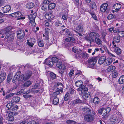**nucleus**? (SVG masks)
Masks as SVG:
<instances>
[{
    "label": "nucleus",
    "instance_id": "c756f323",
    "mask_svg": "<svg viewBox=\"0 0 124 124\" xmlns=\"http://www.w3.org/2000/svg\"><path fill=\"white\" fill-rule=\"evenodd\" d=\"M33 39L31 38L30 39V40H28V42H27V44L31 47H32L34 45V42L32 41Z\"/></svg>",
    "mask_w": 124,
    "mask_h": 124
},
{
    "label": "nucleus",
    "instance_id": "aec40b11",
    "mask_svg": "<svg viewBox=\"0 0 124 124\" xmlns=\"http://www.w3.org/2000/svg\"><path fill=\"white\" fill-rule=\"evenodd\" d=\"M110 110L111 109L109 107H107L105 108H103V116H106L110 111Z\"/></svg>",
    "mask_w": 124,
    "mask_h": 124
},
{
    "label": "nucleus",
    "instance_id": "b1692460",
    "mask_svg": "<svg viewBox=\"0 0 124 124\" xmlns=\"http://www.w3.org/2000/svg\"><path fill=\"white\" fill-rule=\"evenodd\" d=\"M6 75L5 73L3 72L0 75V83H1L6 78Z\"/></svg>",
    "mask_w": 124,
    "mask_h": 124
},
{
    "label": "nucleus",
    "instance_id": "473e14b6",
    "mask_svg": "<svg viewBox=\"0 0 124 124\" xmlns=\"http://www.w3.org/2000/svg\"><path fill=\"white\" fill-rule=\"evenodd\" d=\"M78 89L79 91H84L86 92L88 91L87 88L85 87L84 85L80 87H79V88H78Z\"/></svg>",
    "mask_w": 124,
    "mask_h": 124
},
{
    "label": "nucleus",
    "instance_id": "ddd939ff",
    "mask_svg": "<svg viewBox=\"0 0 124 124\" xmlns=\"http://www.w3.org/2000/svg\"><path fill=\"white\" fill-rule=\"evenodd\" d=\"M108 4L106 3L102 4L100 7V10L102 12H105L108 6Z\"/></svg>",
    "mask_w": 124,
    "mask_h": 124
},
{
    "label": "nucleus",
    "instance_id": "2eb2a0df",
    "mask_svg": "<svg viewBox=\"0 0 124 124\" xmlns=\"http://www.w3.org/2000/svg\"><path fill=\"white\" fill-rule=\"evenodd\" d=\"M100 38V36L99 35V37H96L95 38L94 40V41L98 45H101L102 44V42Z\"/></svg>",
    "mask_w": 124,
    "mask_h": 124
},
{
    "label": "nucleus",
    "instance_id": "4d7b16f0",
    "mask_svg": "<svg viewBox=\"0 0 124 124\" xmlns=\"http://www.w3.org/2000/svg\"><path fill=\"white\" fill-rule=\"evenodd\" d=\"M13 104L12 103H9L6 105L7 107L8 108H10L13 106Z\"/></svg>",
    "mask_w": 124,
    "mask_h": 124
},
{
    "label": "nucleus",
    "instance_id": "a878e982",
    "mask_svg": "<svg viewBox=\"0 0 124 124\" xmlns=\"http://www.w3.org/2000/svg\"><path fill=\"white\" fill-rule=\"evenodd\" d=\"M46 18L48 20H50L52 18V14L51 13L49 12L46 14L45 15Z\"/></svg>",
    "mask_w": 124,
    "mask_h": 124
},
{
    "label": "nucleus",
    "instance_id": "8fccbe9b",
    "mask_svg": "<svg viewBox=\"0 0 124 124\" xmlns=\"http://www.w3.org/2000/svg\"><path fill=\"white\" fill-rule=\"evenodd\" d=\"M66 122L67 124H77V123L74 121L70 120H67Z\"/></svg>",
    "mask_w": 124,
    "mask_h": 124
},
{
    "label": "nucleus",
    "instance_id": "79ce46f5",
    "mask_svg": "<svg viewBox=\"0 0 124 124\" xmlns=\"http://www.w3.org/2000/svg\"><path fill=\"white\" fill-rule=\"evenodd\" d=\"M79 49H78V48L76 46H75L73 47L72 48L73 51L75 53H78L79 52Z\"/></svg>",
    "mask_w": 124,
    "mask_h": 124
},
{
    "label": "nucleus",
    "instance_id": "69168bd1",
    "mask_svg": "<svg viewBox=\"0 0 124 124\" xmlns=\"http://www.w3.org/2000/svg\"><path fill=\"white\" fill-rule=\"evenodd\" d=\"M23 97L25 98H29L31 97L32 96L31 95L25 94L23 95Z\"/></svg>",
    "mask_w": 124,
    "mask_h": 124
},
{
    "label": "nucleus",
    "instance_id": "49530a36",
    "mask_svg": "<svg viewBox=\"0 0 124 124\" xmlns=\"http://www.w3.org/2000/svg\"><path fill=\"white\" fill-rule=\"evenodd\" d=\"M75 40V39L73 37H69L65 39V41L67 42H73Z\"/></svg>",
    "mask_w": 124,
    "mask_h": 124
},
{
    "label": "nucleus",
    "instance_id": "f257e3e1",
    "mask_svg": "<svg viewBox=\"0 0 124 124\" xmlns=\"http://www.w3.org/2000/svg\"><path fill=\"white\" fill-rule=\"evenodd\" d=\"M13 29L12 27L10 26L7 27L3 31V34H0V36L2 38H3L4 36L6 39L10 37H13V33L11 30Z\"/></svg>",
    "mask_w": 124,
    "mask_h": 124
},
{
    "label": "nucleus",
    "instance_id": "4c0bfd02",
    "mask_svg": "<svg viewBox=\"0 0 124 124\" xmlns=\"http://www.w3.org/2000/svg\"><path fill=\"white\" fill-rule=\"evenodd\" d=\"M120 39L119 37L116 36L113 38V41L116 43H118L120 41Z\"/></svg>",
    "mask_w": 124,
    "mask_h": 124
},
{
    "label": "nucleus",
    "instance_id": "bf43d9fd",
    "mask_svg": "<svg viewBox=\"0 0 124 124\" xmlns=\"http://www.w3.org/2000/svg\"><path fill=\"white\" fill-rule=\"evenodd\" d=\"M74 71L73 70H71L70 72L69 73V75L70 77H72L74 74Z\"/></svg>",
    "mask_w": 124,
    "mask_h": 124
},
{
    "label": "nucleus",
    "instance_id": "9d476101",
    "mask_svg": "<svg viewBox=\"0 0 124 124\" xmlns=\"http://www.w3.org/2000/svg\"><path fill=\"white\" fill-rule=\"evenodd\" d=\"M57 95H54L53 93L50 97L51 100H53V103L54 105H56L59 103V99L56 97Z\"/></svg>",
    "mask_w": 124,
    "mask_h": 124
},
{
    "label": "nucleus",
    "instance_id": "0eeeda50",
    "mask_svg": "<svg viewBox=\"0 0 124 124\" xmlns=\"http://www.w3.org/2000/svg\"><path fill=\"white\" fill-rule=\"evenodd\" d=\"M32 72L31 71H28L26 72L24 75L22 74L21 75V77L22 79L23 80H26L29 79L31 76Z\"/></svg>",
    "mask_w": 124,
    "mask_h": 124
},
{
    "label": "nucleus",
    "instance_id": "6e6d98bb",
    "mask_svg": "<svg viewBox=\"0 0 124 124\" xmlns=\"http://www.w3.org/2000/svg\"><path fill=\"white\" fill-rule=\"evenodd\" d=\"M12 77V76L11 74H9L8 75L7 77V82L8 83H9L11 80Z\"/></svg>",
    "mask_w": 124,
    "mask_h": 124
},
{
    "label": "nucleus",
    "instance_id": "1a4fd4ad",
    "mask_svg": "<svg viewBox=\"0 0 124 124\" xmlns=\"http://www.w3.org/2000/svg\"><path fill=\"white\" fill-rule=\"evenodd\" d=\"M20 72H18L16 73L12 80L13 83H15L17 80L19 81L23 80L21 78H20L21 76H20Z\"/></svg>",
    "mask_w": 124,
    "mask_h": 124
},
{
    "label": "nucleus",
    "instance_id": "13d9d810",
    "mask_svg": "<svg viewBox=\"0 0 124 124\" xmlns=\"http://www.w3.org/2000/svg\"><path fill=\"white\" fill-rule=\"evenodd\" d=\"M82 57L83 59L87 58L88 57V55L86 53H83L82 55Z\"/></svg>",
    "mask_w": 124,
    "mask_h": 124
},
{
    "label": "nucleus",
    "instance_id": "72a5a7b5",
    "mask_svg": "<svg viewBox=\"0 0 124 124\" xmlns=\"http://www.w3.org/2000/svg\"><path fill=\"white\" fill-rule=\"evenodd\" d=\"M20 100V98L17 96H16L15 97H13L12 99V102H18Z\"/></svg>",
    "mask_w": 124,
    "mask_h": 124
},
{
    "label": "nucleus",
    "instance_id": "f3484780",
    "mask_svg": "<svg viewBox=\"0 0 124 124\" xmlns=\"http://www.w3.org/2000/svg\"><path fill=\"white\" fill-rule=\"evenodd\" d=\"M106 57L104 56H102L100 57L99 59L98 62L99 64H101L105 62Z\"/></svg>",
    "mask_w": 124,
    "mask_h": 124
},
{
    "label": "nucleus",
    "instance_id": "393cba45",
    "mask_svg": "<svg viewBox=\"0 0 124 124\" xmlns=\"http://www.w3.org/2000/svg\"><path fill=\"white\" fill-rule=\"evenodd\" d=\"M45 62L46 64L49 66L52 67L54 63L52 61V60H50L48 58L46 59L45 60Z\"/></svg>",
    "mask_w": 124,
    "mask_h": 124
},
{
    "label": "nucleus",
    "instance_id": "7c9ffc66",
    "mask_svg": "<svg viewBox=\"0 0 124 124\" xmlns=\"http://www.w3.org/2000/svg\"><path fill=\"white\" fill-rule=\"evenodd\" d=\"M75 85L78 87H80L83 84V82L81 80H78L75 83Z\"/></svg>",
    "mask_w": 124,
    "mask_h": 124
},
{
    "label": "nucleus",
    "instance_id": "603ef678",
    "mask_svg": "<svg viewBox=\"0 0 124 124\" xmlns=\"http://www.w3.org/2000/svg\"><path fill=\"white\" fill-rule=\"evenodd\" d=\"M118 35L121 37H124V31H119Z\"/></svg>",
    "mask_w": 124,
    "mask_h": 124
},
{
    "label": "nucleus",
    "instance_id": "5701e85b",
    "mask_svg": "<svg viewBox=\"0 0 124 124\" xmlns=\"http://www.w3.org/2000/svg\"><path fill=\"white\" fill-rule=\"evenodd\" d=\"M11 7L9 5H8L5 6L3 8V11L4 13H7L10 10Z\"/></svg>",
    "mask_w": 124,
    "mask_h": 124
},
{
    "label": "nucleus",
    "instance_id": "a211bd4d",
    "mask_svg": "<svg viewBox=\"0 0 124 124\" xmlns=\"http://www.w3.org/2000/svg\"><path fill=\"white\" fill-rule=\"evenodd\" d=\"M22 15L21 13L19 11H18L10 14V16L15 17H19Z\"/></svg>",
    "mask_w": 124,
    "mask_h": 124
},
{
    "label": "nucleus",
    "instance_id": "c85d7f7f",
    "mask_svg": "<svg viewBox=\"0 0 124 124\" xmlns=\"http://www.w3.org/2000/svg\"><path fill=\"white\" fill-rule=\"evenodd\" d=\"M119 83L120 84H122L124 83V76L122 75L119 78L118 80Z\"/></svg>",
    "mask_w": 124,
    "mask_h": 124
},
{
    "label": "nucleus",
    "instance_id": "9b49d317",
    "mask_svg": "<svg viewBox=\"0 0 124 124\" xmlns=\"http://www.w3.org/2000/svg\"><path fill=\"white\" fill-rule=\"evenodd\" d=\"M36 16V13H34L33 14H31L28 16L29 20L31 22H32L33 24H34V25L35 24V23H34L35 22V19Z\"/></svg>",
    "mask_w": 124,
    "mask_h": 124
},
{
    "label": "nucleus",
    "instance_id": "423d86ee",
    "mask_svg": "<svg viewBox=\"0 0 124 124\" xmlns=\"http://www.w3.org/2000/svg\"><path fill=\"white\" fill-rule=\"evenodd\" d=\"M57 67L61 70L60 72L61 74H63L64 71L66 68V66L64 65L61 62H58L56 64Z\"/></svg>",
    "mask_w": 124,
    "mask_h": 124
},
{
    "label": "nucleus",
    "instance_id": "a19ab883",
    "mask_svg": "<svg viewBox=\"0 0 124 124\" xmlns=\"http://www.w3.org/2000/svg\"><path fill=\"white\" fill-rule=\"evenodd\" d=\"M100 100L99 98L97 97H95L93 100V103L95 104H97L99 102Z\"/></svg>",
    "mask_w": 124,
    "mask_h": 124
},
{
    "label": "nucleus",
    "instance_id": "6ab92c4d",
    "mask_svg": "<svg viewBox=\"0 0 124 124\" xmlns=\"http://www.w3.org/2000/svg\"><path fill=\"white\" fill-rule=\"evenodd\" d=\"M13 114L12 113H9L7 117V119L9 121H12L14 120V118L13 116Z\"/></svg>",
    "mask_w": 124,
    "mask_h": 124
},
{
    "label": "nucleus",
    "instance_id": "e2e57ef3",
    "mask_svg": "<svg viewBox=\"0 0 124 124\" xmlns=\"http://www.w3.org/2000/svg\"><path fill=\"white\" fill-rule=\"evenodd\" d=\"M18 109V107L17 105L14 106L12 108V110L13 111H16Z\"/></svg>",
    "mask_w": 124,
    "mask_h": 124
},
{
    "label": "nucleus",
    "instance_id": "774afa93",
    "mask_svg": "<svg viewBox=\"0 0 124 124\" xmlns=\"http://www.w3.org/2000/svg\"><path fill=\"white\" fill-rule=\"evenodd\" d=\"M50 1L48 0H45L43 2V4H49V3Z\"/></svg>",
    "mask_w": 124,
    "mask_h": 124
},
{
    "label": "nucleus",
    "instance_id": "c9c22d12",
    "mask_svg": "<svg viewBox=\"0 0 124 124\" xmlns=\"http://www.w3.org/2000/svg\"><path fill=\"white\" fill-rule=\"evenodd\" d=\"M56 5L54 3L50 4L48 5V8L49 9H54Z\"/></svg>",
    "mask_w": 124,
    "mask_h": 124
},
{
    "label": "nucleus",
    "instance_id": "de8ad7c7",
    "mask_svg": "<svg viewBox=\"0 0 124 124\" xmlns=\"http://www.w3.org/2000/svg\"><path fill=\"white\" fill-rule=\"evenodd\" d=\"M118 75V72L116 71L113 72L112 74V76L114 78H116Z\"/></svg>",
    "mask_w": 124,
    "mask_h": 124
},
{
    "label": "nucleus",
    "instance_id": "39448f33",
    "mask_svg": "<svg viewBox=\"0 0 124 124\" xmlns=\"http://www.w3.org/2000/svg\"><path fill=\"white\" fill-rule=\"evenodd\" d=\"M57 91L53 93V95H58L62 92L63 86L62 84L60 83H58L57 84Z\"/></svg>",
    "mask_w": 124,
    "mask_h": 124
},
{
    "label": "nucleus",
    "instance_id": "37998d69",
    "mask_svg": "<svg viewBox=\"0 0 124 124\" xmlns=\"http://www.w3.org/2000/svg\"><path fill=\"white\" fill-rule=\"evenodd\" d=\"M115 18V16L112 14H109L107 17V18L109 20Z\"/></svg>",
    "mask_w": 124,
    "mask_h": 124
},
{
    "label": "nucleus",
    "instance_id": "f03ea898",
    "mask_svg": "<svg viewBox=\"0 0 124 124\" xmlns=\"http://www.w3.org/2000/svg\"><path fill=\"white\" fill-rule=\"evenodd\" d=\"M99 35L97 33L94 32H90L89 35L85 37V39L87 40L90 41V44L94 42V39L96 37H99Z\"/></svg>",
    "mask_w": 124,
    "mask_h": 124
},
{
    "label": "nucleus",
    "instance_id": "e433bc0d",
    "mask_svg": "<svg viewBox=\"0 0 124 124\" xmlns=\"http://www.w3.org/2000/svg\"><path fill=\"white\" fill-rule=\"evenodd\" d=\"M72 102L74 104H76L80 103L82 102V101L79 99L78 98L75 100L73 101Z\"/></svg>",
    "mask_w": 124,
    "mask_h": 124
},
{
    "label": "nucleus",
    "instance_id": "09e8293b",
    "mask_svg": "<svg viewBox=\"0 0 124 124\" xmlns=\"http://www.w3.org/2000/svg\"><path fill=\"white\" fill-rule=\"evenodd\" d=\"M40 7L42 10L43 11H46L47 9V6L45 5L42 4L40 6Z\"/></svg>",
    "mask_w": 124,
    "mask_h": 124
},
{
    "label": "nucleus",
    "instance_id": "5fc2aeb1",
    "mask_svg": "<svg viewBox=\"0 0 124 124\" xmlns=\"http://www.w3.org/2000/svg\"><path fill=\"white\" fill-rule=\"evenodd\" d=\"M39 84L38 83L35 84L33 85L32 86V88L33 89H36L38 88L39 86Z\"/></svg>",
    "mask_w": 124,
    "mask_h": 124
},
{
    "label": "nucleus",
    "instance_id": "3c124183",
    "mask_svg": "<svg viewBox=\"0 0 124 124\" xmlns=\"http://www.w3.org/2000/svg\"><path fill=\"white\" fill-rule=\"evenodd\" d=\"M90 96V93H87L84 94L83 96V97L85 99L88 98Z\"/></svg>",
    "mask_w": 124,
    "mask_h": 124
},
{
    "label": "nucleus",
    "instance_id": "bb28decb",
    "mask_svg": "<svg viewBox=\"0 0 124 124\" xmlns=\"http://www.w3.org/2000/svg\"><path fill=\"white\" fill-rule=\"evenodd\" d=\"M32 84L31 81L30 80L25 81L24 82L23 85L25 87H28L30 86Z\"/></svg>",
    "mask_w": 124,
    "mask_h": 124
},
{
    "label": "nucleus",
    "instance_id": "7ed1b4c3",
    "mask_svg": "<svg viewBox=\"0 0 124 124\" xmlns=\"http://www.w3.org/2000/svg\"><path fill=\"white\" fill-rule=\"evenodd\" d=\"M91 112L92 114H85L84 116V119L86 121L88 122H92L94 120L96 113L93 111H92Z\"/></svg>",
    "mask_w": 124,
    "mask_h": 124
},
{
    "label": "nucleus",
    "instance_id": "4468645a",
    "mask_svg": "<svg viewBox=\"0 0 124 124\" xmlns=\"http://www.w3.org/2000/svg\"><path fill=\"white\" fill-rule=\"evenodd\" d=\"M113 7L115 9V11L117 12L120 10L121 7V5L120 4L117 3L115 4Z\"/></svg>",
    "mask_w": 124,
    "mask_h": 124
},
{
    "label": "nucleus",
    "instance_id": "338daca9",
    "mask_svg": "<svg viewBox=\"0 0 124 124\" xmlns=\"http://www.w3.org/2000/svg\"><path fill=\"white\" fill-rule=\"evenodd\" d=\"M27 124H36V123L35 121L32 120L28 122Z\"/></svg>",
    "mask_w": 124,
    "mask_h": 124
},
{
    "label": "nucleus",
    "instance_id": "412c9836",
    "mask_svg": "<svg viewBox=\"0 0 124 124\" xmlns=\"http://www.w3.org/2000/svg\"><path fill=\"white\" fill-rule=\"evenodd\" d=\"M112 59L108 58L107 59H106L105 62V64L106 66H107L110 64L112 62Z\"/></svg>",
    "mask_w": 124,
    "mask_h": 124
},
{
    "label": "nucleus",
    "instance_id": "20e7f679",
    "mask_svg": "<svg viewBox=\"0 0 124 124\" xmlns=\"http://www.w3.org/2000/svg\"><path fill=\"white\" fill-rule=\"evenodd\" d=\"M97 60L96 58L95 57H92L88 59V62L89 67L92 69L95 68Z\"/></svg>",
    "mask_w": 124,
    "mask_h": 124
},
{
    "label": "nucleus",
    "instance_id": "a18cd8bd",
    "mask_svg": "<svg viewBox=\"0 0 124 124\" xmlns=\"http://www.w3.org/2000/svg\"><path fill=\"white\" fill-rule=\"evenodd\" d=\"M38 45L40 47H43L44 45V43L42 40H39L38 42Z\"/></svg>",
    "mask_w": 124,
    "mask_h": 124
},
{
    "label": "nucleus",
    "instance_id": "58836bf2",
    "mask_svg": "<svg viewBox=\"0 0 124 124\" xmlns=\"http://www.w3.org/2000/svg\"><path fill=\"white\" fill-rule=\"evenodd\" d=\"M34 6V4L33 3L30 2L28 3L26 5V7L29 8H33Z\"/></svg>",
    "mask_w": 124,
    "mask_h": 124
},
{
    "label": "nucleus",
    "instance_id": "cd10ccee",
    "mask_svg": "<svg viewBox=\"0 0 124 124\" xmlns=\"http://www.w3.org/2000/svg\"><path fill=\"white\" fill-rule=\"evenodd\" d=\"M90 8L93 9H95L97 8V6L95 3L93 2H92L89 5Z\"/></svg>",
    "mask_w": 124,
    "mask_h": 124
},
{
    "label": "nucleus",
    "instance_id": "680f3d73",
    "mask_svg": "<svg viewBox=\"0 0 124 124\" xmlns=\"http://www.w3.org/2000/svg\"><path fill=\"white\" fill-rule=\"evenodd\" d=\"M51 60L53 63L54 62L55 63L58 61V59L56 57H53L52 58Z\"/></svg>",
    "mask_w": 124,
    "mask_h": 124
},
{
    "label": "nucleus",
    "instance_id": "6e6552de",
    "mask_svg": "<svg viewBox=\"0 0 124 124\" xmlns=\"http://www.w3.org/2000/svg\"><path fill=\"white\" fill-rule=\"evenodd\" d=\"M17 38L19 39H22L25 36L24 31L23 30H19L17 31Z\"/></svg>",
    "mask_w": 124,
    "mask_h": 124
},
{
    "label": "nucleus",
    "instance_id": "c03bdc74",
    "mask_svg": "<svg viewBox=\"0 0 124 124\" xmlns=\"http://www.w3.org/2000/svg\"><path fill=\"white\" fill-rule=\"evenodd\" d=\"M50 78L52 79H55L56 78V75L52 72H50Z\"/></svg>",
    "mask_w": 124,
    "mask_h": 124
},
{
    "label": "nucleus",
    "instance_id": "864d4df0",
    "mask_svg": "<svg viewBox=\"0 0 124 124\" xmlns=\"http://www.w3.org/2000/svg\"><path fill=\"white\" fill-rule=\"evenodd\" d=\"M69 93H68L65 95L64 97V100L65 101H67L69 99Z\"/></svg>",
    "mask_w": 124,
    "mask_h": 124
},
{
    "label": "nucleus",
    "instance_id": "052dcab7",
    "mask_svg": "<svg viewBox=\"0 0 124 124\" xmlns=\"http://www.w3.org/2000/svg\"><path fill=\"white\" fill-rule=\"evenodd\" d=\"M14 94L11 93L10 94L7 95L6 97V99H8L9 98L11 97L14 95Z\"/></svg>",
    "mask_w": 124,
    "mask_h": 124
},
{
    "label": "nucleus",
    "instance_id": "ea45409f",
    "mask_svg": "<svg viewBox=\"0 0 124 124\" xmlns=\"http://www.w3.org/2000/svg\"><path fill=\"white\" fill-rule=\"evenodd\" d=\"M101 34L102 35V38L103 39V40L104 41H106L105 37L106 35V32L105 31H102L101 32Z\"/></svg>",
    "mask_w": 124,
    "mask_h": 124
},
{
    "label": "nucleus",
    "instance_id": "dca6fc26",
    "mask_svg": "<svg viewBox=\"0 0 124 124\" xmlns=\"http://www.w3.org/2000/svg\"><path fill=\"white\" fill-rule=\"evenodd\" d=\"M83 111L86 113V114H92V110H91V109L87 107H85L83 108L82 109Z\"/></svg>",
    "mask_w": 124,
    "mask_h": 124
},
{
    "label": "nucleus",
    "instance_id": "f8f14e48",
    "mask_svg": "<svg viewBox=\"0 0 124 124\" xmlns=\"http://www.w3.org/2000/svg\"><path fill=\"white\" fill-rule=\"evenodd\" d=\"M116 114L114 116L112 119V121L114 124L116 123L117 121L121 116L120 113L119 112L116 113Z\"/></svg>",
    "mask_w": 124,
    "mask_h": 124
},
{
    "label": "nucleus",
    "instance_id": "f704fd0d",
    "mask_svg": "<svg viewBox=\"0 0 124 124\" xmlns=\"http://www.w3.org/2000/svg\"><path fill=\"white\" fill-rule=\"evenodd\" d=\"M114 49V51L117 54H119L121 53V50L119 47L115 48Z\"/></svg>",
    "mask_w": 124,
    "mask_h": 124
},
{
    "label": "nucleus",
    "instance_id": "2f4dec72",
    "mask_svg": "<svg viewBox=\"0 0 124 124\" xmlns=\"http://www.w3.org/2000/svg\"><path fill=\"white\" fill-rule=\"evenodd\" d=\"M76 29L79 32H82L83 31V25L81 24H79L76 28Z\"/></svg>",
    "mask_w": 124,
    "mask_h": 124
},
{
    "label": "nucleus",
    "instance_id": "0e129e2a",
    "mask_svg": "<svg viewBox=\"0 0 124 124\" xmlns=\"http://www.w3.org/2000/svg\"><path fill=\"white\" fill-rule=\"evenodd\" d=\"M82 81H83L85 84H87L88 82V80L85 77H84L82 78Z\"/></svg>",
    "mask_w": 124,
    "mask_h": 124
},
{
    "label": "nucleus",
    "instance_id": "4be33fe9",
    "mask_svg": "<svg viewBox=\"0 0 124 124\" xmlns=\"http://www.w3.org/2000/svg\"><path fill=\"white\" fill-rule=\"evenodd\" d=\"M116 69L115 66L111 65L108 66L106 69L108 72H111L113 71Z\"/></svg>",
    "mask_w": 124,
    "mask_h": 124
}]
</instances>
